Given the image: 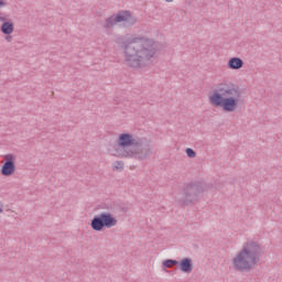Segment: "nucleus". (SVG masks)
Listing matches in <instances>:
<instances>
[{"instance_id":"14","label":"nucleus","mask_w":282,"mask_h":282,"mask_svg":"<svg viewBox=\"0 0 282 282\" xmlns=\"http://www.w3.org/2000/svg\"><path fill=\"white\" fill-rule=\"evenodd\" d=\"M173 265H180V261L172 260V259H167V260L163 261V267L164 268H173Z\"/></svg>"},{"instance_id":"11","label":"nucleus","mask_w":282,"mask_h":282,"mask_svg":"<svg viewBox=\"0 0 282 282\" xmlns=\"http://www.w3.org/2000/svg\"><path fill=\"white\" fill-rule=\"evenodd\" d=\"M3 34H12L14 32V24L12 22H4L1 26Z\"/></svg>"},{"instance_id":"4","label":"nucleus","mask_w":282,"mask_h":282,"mask_svg":"<svg viewBox=\"0 0 282 282\" xmlns=\"http://www.w3.org/2000/svg\"><path fill=\"white\" fill-rule=\"evenodd\" d=\"M109 153L115 158L147 160V158H151V148L142 142H117L109 147Z\"/></svg>"},{"instance_id":"13","label":"nucleus","mask_w":282,"mask_h":282,"mask_svg":"<svg viewBox=\"0 0 282 282\" xmlns=\"http://www.w3.org/2000/svg\"><path fill=\"white\" fill-rule=\"evenodd\" d=\"M112 171H117V173H121V171H124V162L115 161L112 163Z\"/></svg>"},{"instance_id":"7","label":"nucleus","mask_w":282,"mask_h":282,"mask_svg":"<svg viewBox=\"0 0 282 282\" xmlns=\"http://www.w3.org/2000/svg\"><path fill=\"white\" fill-rule=\"evenodd\" d=\"M117 23H126L127 25H133L135 23V17L129 11H119L106 19L104 24L105 30H111Z\"/></svg>"},{"instance_id":"6","label":"nucleus","mask_w":282,"mask_h":282,"mask_svg":"<svg viewBox=\"0 0 282 282\" xmlns=\"http://www.w3.org/2000/svg\"><path fill=\"white\" fill-rule=\"evenodd\" d=\"M118 224V219L111 213H101L95 216L90 223L93 230L100 232L105 228H113Z\"/></svg>"},{"instance_id":"18","label":"nucleus","mask_w":282,"mask_h":282,"mask_svg":"<svg viewBox=\"0 0 282 282\" xmlns=\"http://www.w3.org/2000/svg\"><path fill=\"white\" fill-rule=\"evenodd\" d=\"M165 1V3H173V1H175V0H164Z\"/></svg>"},{"instance_id":"16","label":"nucleus","mask_w":282,"mask_h":282,"mask_svg":"<svg viewBox=\"0 0 282 282\" xmlns=\"http://www.w3.org/2000/svg\"><path fill=\"white\" fill-rule=\"evenodd\" d=\"M6 6V0H0V8H4Z\"/></svg>"},{"instance_id":"9","label":"nucleus","mask_w":282,"mask_h":282,"mask_svg":"<svg viewBox=\"0 0 282 282\" xmlns=\"http://www.w3.org/2000/svg\"><path fill=\"white\" fill-rule=\"evenodd\" d=\"M227 67L232 70H239L243 67V59L241 57H230L227 62Z\"/></svg>"},{"instance_id":"8","label":"nucleus","mask_w":282,"mask_h":282,"mask_svg":"<svg viewBox=\"0 0 282 282\" xmlns=\"http://www.w3.org/2000/svg\"><path fill=\"white\" fill-rule=\"evenodd\" d=\"M4 164L1 169V174L4 175V177H10V175H14V171H17V165H14V161L17 160V156L14 154H7L4 155Z\"/></svg>"},{"instance_id":"17","label":"nucleus","mask_w":282,"mask_h":282,"mask_svg":"<svg viewBox=\"0 0 282 282\" xmlns=\"http://www.w3.org/2000/svg\"><path fill=\"white\" fill-rule=\"evenodd\" d=\"M3 213V203L0 202V215Z\"/></svg>"},{"instance_id":"12","label":"nucleus","mask_w":282,"mask_h":282,"mask_svg":"<svg viewBox=\"0 0 282 282\" xmlns=\"http://www.w3.org/2000/svg\"><path fill=\"white\" fill-rule=\"evenodd\" d=\"M134 140L131 133H121L119 135V142H133Z\"/></svg>"},{"instance_id":"5","label":"nucleus","mask_w":282,"mask_h":282,"mask_svg":"<svg viewBox=\"0 0 282 282\" xmlns=\"http://www.w3.org/2000/svg\"><path fill=\"white\" fill-rule=\"evenodd\" d=\"M204 193V187L198 182L187 183L182 194L177 197V204L181 206H188L189 204H197L199 202V195Z\"/></svg>"},{"instance_id":"3","label":"nucleus","mask_w":282,"mask_h":282,"mask_svg":"<svg viewBox=\"0 0 282 282\" xmlns=\"http://www.w3.org/2000/svg\"><path fill=\"white\" fill-rule=\"evenodd\" d=\"M261 259V245L257 241H248L232 259L234 268L237 272H250L257 268Z\"/></svg>"},{"instance_id":"2","label":"nucleus","mask_w":282,"mask_h":282,"mask_svg":"<svg viewBox=\"0 0 282 282\" xmlns=\"http://www.w3.org/2000/svg\"><path fill=\"white\" fill-rule=\"evenodd\" d=\"M243 91L239 85L232 82L218 84L217 89L208 95V102L215 109H221L225 113H235L241 105Z\"/></svg>"},{"instance_id":"10","label":"nucleus","mask_w":282,"mask_h":282,"mask_svg":"<svg viewBox=\"0 0 282 282\" xmlns=\"http://www.w3.org/2000/svg\"><path fill=\"white\" fill-rule=\"evenodd\" d=\"M180 270L185 274H191L193 272V259L184 258L180 262Z\"/></svg>"},{"instance_id":"1","label":"nucleus","mask_w":282,"mask_h":282,"mask_svg":"<svg viewBox=\"0 0 282 282\" xmlns=\"http://www.w3.org/2000/svg\"><path fill=\"white\" fill-rule=\"evenodd\" d=\"M127 67L132 69H144L153 63L158 56L159 46L152 39L144 36L129 37L121 45Z\"/></svg>"},{"instance_id":"15","label":"nucleus","mask_w":282,"mask_h":282,"mask_svg":"<svg viewBox=\"0 0 282 282\" xmlns=\"http://www.w3.org/2000/svg\"><path fill=\"white\" fill-rule=\"evenodd\" d=\"M185 153H186L187 158H197V153H195V150H193L191 148H187L185 150Z\"/></svg>"}]
</instances>
